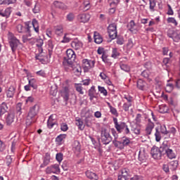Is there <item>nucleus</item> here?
I'll list each match as a JSON object with an SVG mask.
<instances>
[{
  "label": "nucleus",
  "instance_id": "nucleus-1",
  "mask_svg": "<svg viewBox=\"0 0 180 180\" xmlns=\"http://www.w3.org/2000/svg\"><path fill=\"white\" fill-rule=\"evenodd\" d=\"M164 150H165V148H164V142L160 148L155 146L152 147L150 154L153 158H154V160H161V158L164 155Z\"/></svg>",
  "mask_w": 180,
  "mask_h": 180
},
{
  "label": "nucleus",
  "instance_id": "nucleus-2",
  "mask_svg": "<svg viewBox=\"0 0 180 180\" xmlns=\"http://www.w3.org/2000/svg\"><path fill=\"white\" fill-rule=\"evenodd\" d=\"M8 43L9 46L12 50V53H15L16 50H18V47L19 44H20V41L13 35V34L9 32L8 33Z\"/></svg>",
  "mask_w": 180,
  "mask_h": 180
},
{
  "label": "nucleus",
  "instance_id": "nucleus-3",
  "mask_svg": "<svg viewBox=\"0 0 180 180\" xmlns=\"http://www.w3.org/2000/svg\"><path fill=\"white\" fill-rule=\"evenodd\" d=\"M101 139L102 143L105 145L109 144V143L113 140V138L110 136V131L106 128L101 129Z\"/></svg>",
  "mask_w": 180,
  "mask_h": 180
},
{
  "label": "nucleus",
  "instance_id": "nucleus-4",
  "mask_svg": "<svg viewBox=\"0 0 180 180\" xmlns=\"http://www.w3.org/2000/svg\"><path fill=\"white\" fill-rule=\"evenodd\" d=\"M108 33L110 39L112 40L116 39V37H117V24L115 22L110 24L108 27Z\"/></svg>",
  "mask_w": 180,
  "mask_h": 180
},
{
  "label": "nucleus",
  "instance_id": "nucleus-5",
  "mask_svg": "<svg viewBox=\"0 0 180 180\" xmlns=\"http://www.w3.org/2000/svg\"><path fill=\"white\" fill-rule=\"evenodd\" d=\"M163 155H167V157L169 158L170 160H172V158H175V153H174V150L171 148H169V145H168V141H165L163 142Z\"/></svg>",
  "mask_w": 180,
  "mask_h": 180
},
{
  "label": "nucleus",
  "instance_id": "nucleus-6",
  "mask_svg": "<svg viewBox=\"0 0 180 180\" xmlns=\"http://www.w3.org/2000/svg\"><path fill=\"white\" fill-rule=\"evenodd\" d=\"M27 34H23L22 37L23 43H30V44H34L36 43V39L32 37V34H30V29L27 27Z\"/></svg>",
  "mask_w": 180,
  "mask_h": 180
},
{
  "label": "nucleus",
  "instance_id": "nucleus-7",
  "mask_svg": "<svg viewBox=\"0 0 180 180\" xmlns=\"http://www.w3.org/2000/svg\"><path fill=\"white\" fill-rule=\"evenodd\" d=\"M83 67L84 68V71H89L91 68H94L95 67V60L84 59L82 60Z\"/></svg>",
  "mask_w": 180,
  "mask_h": 180
},
{
  "label": "nucleus",
  "instance_id": "nucleus-8",
  "mask_svg": "<svg viewBox=\"0 0 180 180\" xmlns=\"http://www.w3.org/2000/svg\"><path fill=\"white\" fill-rule=\"evenodd\" d=\"M113 122H114L115 127L117 131H118V133L123 132V131L124 130V127L127 124L126 122H118L117 118H115V117L113 118Z\"/></svg>",
  "mask_w": 180,
  "mask_h": 180
},
{
  "label": "nucleus",
  "instance_id": "nucleus-9",
  "mask_svg": "<svg viewBox=\"0 0 180 180\" xmlns=\"http://www.w3.org/2000/svg\"><path fill=\"white\" fill-rule=\"evenodd\" d=\"M75 64L74 60L63 59V65L65 71H72Z\"/></svg>",
  "mask_w": 180,
  "mask_h": 180
},
{
  "label": "nucleus",
  "instance_id": "nucleus-10",
  "mask_svg": "<svg viewBox=\"0 0 180 180\" xmlns=\"http://www.w3.org/2000/svg\"><path fill=\"white\" fill-rule=\"evenodd\" d=\"M112 134L115 137L114 140L112 141V144H114L115 147L119 148L120 150H123L124 146L122 141H117V134H116V131L112 130Z\"/></svg>",
  "mask_w": 180,
  "mask_h": 180
},
{
  "label": "nucleus",
  "instance_id": "nucleus-11",
  "mask_svg": "<svg viewBox=\"0 0 180 180\" xmlns=\"http://www.w3.org/2000/svg\"><path fill=\"white\" fill-rule=\"evenodd\" d=\"M36 120H37V117H35V115H33V114H31L28 112L25 120L26 126H31L32 124H33V123H35Z\"/></svg>",
  "mask_w": 180,
  "mask_h": 180
},
{
  "label": "nucleus",
  "instance_id": "nucleus-12",
  "mask_svg": "<svg viewBox=\"0 0 180 180\" xmlns=\"http://www.w3.org/2000/svg\"><path fill=\"white\" fill-rule=\"evenodd\" d=\"M77 55H75V52L72 49H68L66 51V56L63 58V60H69L70 61H75V58Z\"/></svg>",
  "mask_w": 180,
  "mask_h": 180
},
{
  "label": "nucleus",
  "instance_id": "nucleus-13",
  "mask_svg": "<svg viewBox=\"0 0 180 180\" xmlns=\"http://www.w3.org/2000/svg\"><path fill=\"white\" fill-rule=\"evenodd\" d=\"M46 174H56V172H60V167L58 165H53L48 167L45 170Z\"/></svg>",
  "mask_w": 180,
  "mask_h": 180
},
{
  "label": "nucleus",
  "instance_id": "nucleus-14",
  "mask_svg": "<svg viewBox=\"0 0 180 180\" xmlns=\"http://www.w3.org/2000/svg\"><path fill=\"white\" fill-rule=\"evenodd\" d=\"M61 96L63 98L65 105L68 104V99H70V89L68 87H64L63 91H61Z\"/></svg>",
  "mask_w": 180,
  "mask_h": 180
},
{
  "label": "nucleus",
  "instance_id": "nucleus-15",
  "mask_svg": "<svg viewBox=\"0 0 180 180\" xmlns=\"http://www.w3.org/2000/svg\"><path fill=\"white\" fill-rule=\"evenodd\" d=\"M168 37L172 39L174 41H176V43H179V41H180V32L172 31V34L168 33Z\"/></svg>",
  "mask_w": 180,
  "mask_h": 180
},
{
  "label": "nucleus",
  "instance_id": "nucleus-16",
  "mask_svg": "<svg viewBox=\"0 0 180 180\" xmlns=\"http://www.w3.org/2000/svg\"><path fill=\"white\" fill-rule=\"evenodd\" d=\"M15 92H16V87H15L13 86H11L6 91L7 98H13V96H15Z\"/></svg>",
  "mask_w": 180,
  "mask_h": 180
},
{
  "label": "nucleus",
  "instance_id": "nucleus-17",
  "mask_svg": "<svg viewBox=\"0 0 180 180\" xmlns=\"http://www.w3.org/2000/svg\"><path fill=\"white\" fill-rule=\"evenodd\" d=\"M148 158V155H147L146 150H144V149L141 150L139 153V160L141 161V162H146Z\"/></svg>",
  "mask_w": 180,
  "mask_h": 180
},
{
  "label": "nucleus",
  "instance_id": "nucleus-18",
  "mask_svg": "<svg viewBox=\"0 0 180 180\" xmlns=\"http://www.w3.org/2000/svg\"><path fill=\"white\" fill-rule=\"evenodd\" d=\"M127 27L131 33H137L139 30L137 29V26L136 25V22L134 20H131L129 23L127 25Z\"/></svg>",
  "mask_w": 180,
  "mask_h": 180
},
{
  "label": "nucleus",
  "instance_id": "nucleus-19",
  "mask_svg": "<svg viewBox=\"0 0 180 180\" xmlns=\"http://www.w3.org/2000/svg\"><path fill=\"white\" fill-rule=\"evenodd\" d=\"M154 124L153 122H151L150 120H148V123L146 125V128L145 129L146 134L148 136H150L151 134V132L153 131V129H154Z\"/></svg>",
  "mask_w": 180,
  "mask_h": 180
},
{
  "label": "nucleus",
  "instance_id": "nucleus-20",
  "mask_svg": "<svg viewBox=\"0 0 180 180\" xmlns=\"http://www.w3.org/2000/svg\"><path fill=\"white\" fill-rule=\"evenodd\" d=\"M86 176L87 178H89V179H91V180L99 179V176H98V174H96V173L92 172L89 170L86 172Z\"/></svg>",
  "mask_w": 180,
  "mask_h": 180
},
{
  "label": "nucleus",
  "instance_id": "nucleus-21",
  "mask_svg": "<svg viewBox=\"0 0 180 180\" xmlns=\"http://www.w3.org/2000/svg\"><path fill=\"white\" fill-rule=\"evenodd\" d=\"M73 151L75 153V154H79V153L81 152V143H79V141H74Z\"/></svg>",
  "mask_w": 180,
  "mask_h": 180
},
{
  "label": "nucleus",
  "instance_id": "nucleus-22",
  "mask_svg": "<svg viewBox=\"0 0 180 180\" xmlns=\"http://www.w3.org/2000/svg\"><path fill=\"white\" fill-rule=\"evenodd\" d=\"M39 105L36 104L30 108V110L28 112L31 113V115H33L34 116L37 117V114L39 113Z\"/></svg>",
  "mask_w": 180,
  "mask_h": 180
},
{
  "label": "nucleus",
  "instance_id": "nucleus-23",
  "mask_svg": "<svg viewBox=\"0 0 180 180\" xmlns=\"http://www.w3.org/2000/svg\"><path fill=\"white\" fill-rule=\"evenodd\" d=\"M94 41L96 43V44H101L102 41H103V38L102 37L101 35H100L99 32H94Z\"/></svg>",
  "mask_w": 180,
  "mask_h": 180
},
{
  "label": "nucleus",
  "instance_id": "nucleus-24",
  "mask_svg": "<svg viewBox=\"0 0 180 180\" xmlns=\"http://www.w3.org/2000/svg\"><path fill=\"white\" fill-rule=\"evenodd\" d=\"M169 169L172 171V172H174V171H176V169L178 168V160H173L168 163Z\"/></svg>",
  "mask_w": 180,
  "mask_h": 180
},
{
  "label": "nucleus",
  "instance_id": "nucleus-25",
  "mask_svg": "<svg viewBox=\"0 0 180 180\" xmlns=\"http://www.w3.org/2000/svg\"><path fill=\"white\" fill-rule=\"evenodd\" d=\"M89 14H80L78 15V19L79 22H82V23H86L88 20H89Z\"/></svg>",
  "mask_w": 180,
  "mask_h": 180
},
{
  "label": "nucleus",
  "instance_id": "nucleus-26",
  "mask_svg": "<svg viewBox=\"0 0 180 180\" xmlns=\"http://www.w3.org/2000/svg\"><path fill=\"white\" fill-rule=\"evenodd\" d=\"M6 122L7 124L11 125V124L15 122V113L10 112L8 113Z\"/></svg>",
  "mask_w": 180,
  "mask_h": 180
},
{
  "label": "nucleus",
  "instance_id": "nucleus-27",
  "mask_svg": "<svg viewBox=\"0 0 180 180\" xmlns=\"http://www.w3.org/2000/svg\"><path fill=\"white\" fill-rule=\"evenodd\" d=\"M8 112V105L6 103L3 102L0 105V116H2V115H5Z\"/></svg>",
  "mask_w": 180,
  "mask_h": 180
},
{
  "label": "nucleus",
  "instance_id": "nucleus-28",
  "mask_svg": "<svg viewBox=\"0 0 180 180\" xmlns=\"http://www.w3.org/2000/svg\"><path fill=\"white\" fill-rule=\"evenodd\" d=\"M71 46L75 50H79L82 47V43L79 41H73L71 43Z\"/></svg>",
  "mask_w": 180,
  "mask_h": 180
},
{
  "label": "nucleus",
  "instance_id": "nucleus-29",
  "mask_svg": "<svg viewBox=\"0 0 180 180\" xmlns=\"http://www.w3.org/2000/svg\"><path fill=\"white\" fill-rule=\"evenodd\" d=\"M46 157L44 159V162L40 165V168H44V167H47V165L50 164V155H49V153H46Z\"/></svg>",
  "mask_w": 180,
  "mask_h": 180
},
{
  "label": "nucleus",
  "instance_id": "nucleus-30",
  "mask_svg": "<svg viewBox=\"0 0 180 180\" xmlns=\"http://www.w3.org/2000/svg\"><path fill=\"white\" fill-rule=\"evenodd\" d=\"M72 71H73V72L75 74H81L82 69L79 65L75 63V65H73V68H72Z\"/></svg>",
  "mask_w": 180,
  "mask_h": 180
},
{
  "label": "nucleus",
  "instance_id": "nucleus-31",
  "mask_svg": "<svg viewBox=\"0 0 180 180\" xmlns=\"http://www.w3.org/2000/svg\"><path fill=\"white\" fill-rule=\"evenodd\" d=\"M96 90H95V86H92L91 89L89 90V96L90 98V101H94V98H95V93Z\"/></svg>",
  "mask_w": 180,
  "mask_h": 180
},
{
  "label": "nucleus",
  "instance_id": "nucleus-32",
  "mask_svg": "<svg viewBox=\"0 0 180 180\" xmlns=\"http://www.w3.org/2000/svg\"><path fill=\"white\" fill-rule=\"evenodd\" d=\"M16 113L18 116V119L22 120V103H18L16 105Z\"/></svg>",
  "mask_w": 180,
  "mask_h": 180
},
{
  "label": "nucleus",
  "instance_id": "nucleus-33",
  "mask_svg": "<svg viewBox=\"0 0 180 180\" xmlns=\"http://www.w3.org/2000/svg\"><path fill=\"white\" fill-rule=\"evenodd\" d=\"M76 126L78 127V129L79 130H84V129H85V125H84V122H82V120L79 118L76 120Z\"/></svg>",
  "mask_w": 180,
  "mask_h": 180
},
{
  "label": "nucleus",
  "instance_id": "nucleus-34",
  "mask_svg": "<svg viewBox=\"0 0 180 180\" xmlns=\"http://www.w3.org/2000/svg\"><path fill=\"white\" fill-rule=\"evenodd\" d=\"M144 86H146V82H144L141 79H139L137 82V87L139 88V89L143 91V89H144Z\"/></svg>",
  "mask_w": 180,
  "mask_h": 180
},
{
  "label": "nucleus",
  "instance_id": "nucleus-35",
  "mask_svg": "<svg viewBox=\"0 0 180 180\" xmlns=\"http://www.w3.org/2000/svg\"><path fill=\"white\" fill-rule=\"evenodd\" d=\"M116 39V43L117 44H119L120 46H122V44H124V38L122 36L117 35L115 37Z\"/></svg>",
  "mask_w": 180,
  "mask_h": 180
},
{
  "label": "nucleus",
  "instance_id": "nucleus-36",
  "mask_svg": "<svg viewBox=\"0 0 180 180\" xmlns=\"http://www.w3.org/2000/svg\"><path fill=\"white\" fill-rule=\"evenodd\" d=\"M11 8H7L5 10V13H2V10H0V16H2L3 18H8V16H9V15H11Z\"/></svg>",
  "mask_w": 180,
  "mask_h": 180
},
{
  "label": "nucleus",
  "instance_id": "nucleus-37",
  "mask_svg": "<svg viewBox=\"0 0 180 180\" xmlns=\"http://www.w3.org/2000/svg\"><path fill=\"white\" fill-rule=\"evenodd\" d=\"M53 5L58 9H65V5L64 3L60 1H54Z\"/></svg>",
  "mask_w": 180,
  "mask_h": 180
},
{
  "label": "nucleus",
  "instance_id": "nucleus-38",
  "mask_svg": "<svg viewBox=\"0 0 180 180\" xmlns=\"http://www.w3.org/2000/svg\"><path fill=\"white\" fill-rule=\"evenodd\" d=\"M129 174H130V170H129V169L124 168L121 170V172L120 174L127 179V176H129Z\"/></svg>",
  "mask_w": 180,
  "mask_h": 180
},
{
  "label": "nucleus",
  "instance_id": "nucleus-39",
  "mask_svg": "<svg viewBox=\"0 0 180 180\" xmlns=\"http://www.w3.org/2000/svg\"><path fill=\"white\" fill-rule=\"evenodd\" d=\"M83 6L84 11H89V9H91V3L89 2V0H84Z\"/></svg>",
  "mask_w": 180,
  "mask_h": 180
},
{
  "label": "nucleus",
  "instance_id": "nucleus-40",
  "mask_svg": "<svg viewBox=\"0 0 180 180\" xmlns=\"http://www.w3.org/2000/svg\"><path fill=\"white\" fill-rule=\"evenodd\" d=\"M63 27L61 26L55 27V33L58 36H61L63 34Z\"/></svg>",
  "mask_w": 180,
  "mask_h": 180
},
{
  "label": "nucleus",
  "instance_id": "nucleus-41",
  "mask_svg": "<svg viewBox=\"0 0 180 180\" xmlns=\"http://www.w3.org/2000/svg\"><path fill=\"white\" fill-rule=\"evenodd\" d=\"M32 26L36 32V33H39V22L36 19L32 20Z\"/></svg>",
  "mask_w": 180,
  "mask_h": 180
},
{
  "label": "nucleus",
  "instance_id": "nucleus-42",
  "mask_svg": "<svg viewBox=\"0 0 180 180\" xmlns=\"http://www.w3.org/2000/svg\"><path fill=\"white\" fill-rule=\"evenodd\" d=\"M155 136L156 141H158V142L161 141V133L158 130V127L155 128Z\"/></svg>",
  "mask_w": 180,
  "mask_h": 180
},
{
  "label": "nucleus",
  "instance_id": "nucleus-43",
  "mask_svg": "<svg viewBox=\"0 0 180 180\" xmlns=\"http://www.w3.org/2000/svg\"><path fill=\"white\" fill-rule=\"evenodd\" d=\"M121 141L124 148L130 144V139L127 137H124Z\"/></svg>",
  "mask_w": 180,
  "mask_h": 180
},
{
  "label": "nucleus",
  "instance_id": "nucleus-44",
  "mask_svg": "<svg viewBox=\"0 0 180 180\" xmlns=\"http://www.w3.org/2000/svg\"><path fill=\"white\" fill-rule=\"evenodd\" d=\"M119 56H120V53L117 51V49L116 48L112 49L111 57H112V58H117Z\"/></svg>",
  "mask_w": 180,
  "mask_h": 180
},
{
  "label": "nucleus",
  "instance_id": "nucleus-45",
  "mask_svg": "<svg viewBox=\"0 0 180 180\" xmlns=\"http://www.w3.org/2000/svg\"><path fill=\"white\" fill-rule=\"evenodd\" d=\"M76 91L80 94V95H84V91H82V84H75Z\"/></svg>",
  "mask_w": 180,
  "mask_h": 180
},
{
  "label": "nucleus",
  "instance_id": "nucleus-46",
  "mask_svg": "<svg viewBox=\"0 0 180 180\" xmlns=\"http://www.w3.org/2000/svg\"><path fill=\"white\" fill-rule=\"evenodd\" d=\"M56 124L53 119L51 118V116L49 118L48 122H47V126L49 129H53V127Z\"/></svg>",
  "mask_w": 180,
  "mask_h": 180
},
{
  "label": "nucleus",
  "instance_id": "nucleus-47",
  "mask_svg": "<svg viewBox=\"0 0 180 180\" xmlns=\"http://www.w3.org/2000/svg\"><path fill=\"white\" fill-rule=\"evenodd\" d=\"M33 13H39L40 12V4L36 3L34 8H32Z\"/></svg>",
  "mask_w": 180,
  "mask_h": 180
},
{
  "label": "nucleus",
  "instance_id": "nucleus-48",
  "mask_svg": "<svg viewBox=\"0 0 180 180\" xmlns=\"http://www.w3.org/2000/svg\"><path fill=\"white\" fill-rule=\"evenodd\" d=\"M70 34H65L64 37H63V40L61 41L62 43H69V41H71V40L72 39L70 37Z\"/></svg>",
  "mask_w": 180,
  "mask_h": 180
},
{
  "label": "nucleus",
  "instance_id": "nucleus-49",
  "mask_svg": "<svg viewBox=\"0 0 180 180\" xmlns=\"http://www.w3.org/2000/svg\"><path fill=\"white\" fill-rule=\"evenodd\" d=\"M92 119L90 117H86L84 120V122L86 126H87V127H91V126L92 125Z\"/></svg>",
  "mask_w": 180,
  "mask_h": 180
},
{
  "label": "nucleus",
  "instance_id": "nucleus-50",
  "mask_svg": "<svg viewBox=\"0 0 180 180\" xmlns=\"http://www.w3.org/2000/svg\"><path fill=\"white\" fill-rule=\"evenodd\" d=\"M65 137H67L66 134H60L56 137V141L57 143H61V141H63V140L65 139Z\"/></svg>",
  "mask_w": 180,
  "mask_h": 180
},
{
  "label": "nucleus",
  "instance_id": "nucleus-51",
  "mask_svg": "<svg viewBox=\"0 0 180 180\" xmlns=\"http://www.w3.org/2000/svg\"><path fill=\"white\" fill-rule=\"evenodd\" d=\"M98 91L99 92H101V94H103V95H104V96H108V91L105 89V87L98 86Z\"/></svg>",
  "mask_w": 180,
  "mask_h": 180
},
{
  "label": "nucleus",
  "instance_id": "nucleus-52",
  "mask_svg": "<svg viewBox=\"0 0 180 180\" xmlns=\"http://www.w3.org/2000/svg\"><path fill=\"white\" fill-rule=\"evenodd\" d=\"M131 131H134L135 134H140V127H137L136 124H134L131 128Z\"/></svg>",
  "mask_w": 180,
  "mask_h": 180
},
{
  "label": "nucleus",
  "instance_id": "nucleus-53",
  "mask_svg": "<svg viewBox=\"0 0 180 180\" xmlns=\"http://www.w3.org/2000/svg\"><path fill=\"white\" fill-rule=\"evenodd\" d=\"M131 106V103H124L122 106V109H124V112H129V108Z\"/></svg>",
  "mask_w": 180,
  "mask_h": 180
},
{
  "label": "nucleus",
  "instance_id": "nucleus-54",
  "mask_svg": "<svg viewBox=\"0 0 180 180\" xmlns=\"http://www.w3.org/2000/svg\"><path fill=\"white\" fill-rule=\"evenodd\" d=\"M120 68L123 71H125V72H129V71H130V67H129V65H127L126 64L121 65Z\"/></svg>",
  "mask_w": 180,
  "mask_h": 180
},
{
  "label": "nucleus",
  "instance_id": "nucleus-55",
  "mask_svg": "<svg viewBox=\"0 0 180 180\" xmlns=\"http://www.w3.org/2000/svg\"><path fill=\"white\" fill-rule=\"evenodd\" d=\"M174 90V84H167L166 85V91L169 93L172 92V91Z\"/></svg>",
  "mask_w": 180,
  "mask_h": 180
},
{
  "label": "nucleus",
  "instance_id": "nucleus-56",
  "mask_svg": "<svg viewBox=\"0 0 180 180\" xmlns=\"http://www.w3.org/2000/svg\"><path fill=\"white\" fill-rule=\"evenodd\" d=\"M150 2V9L154 12V8H155V0H149Z\"/></svg>",
  "mask_w": 180,
  "mask_h": 180
},
{
  "label": "nucleus",
  "instance_id": "nucleus-57",
  "mask_svg": "<svg viewBox=\"0 0 180 180\" xmlns=\"http://www.w3.org/2000/svg\"><path fill=\"white\" fill-rule=\"evenodd\" d=\"M162 169L166 172V174H169L171 172V169H169V165H163Z\"/></svg>",
  "mask_w": 180,
  "mask_h": 180
},
{
  "label": "nucleus",
  "instance_id": "nucleus-58",
  "mask_svg": "<svg viewBox=\"0 0 180 180\" xmlns=\"http://www.w3.org/2000/svg\"><path fill=\"white\" fill-rule=\"evenodd\" d=\"M133 46H134V43L133 42V40L131 39H129L128 40V43L127 44V47L128 50L133 49Z\"/></svg>",
  "mask_w": 180,
  "mask_h": 180
},
{
  "label": "nucleus",
  "instance_id": "nucleus-59",
  "mask_svg": "<svg viewBox=\"0 0 180 180\" xmlns=\"http://www.w3.org/2000/svg\"><path fill=\"white\" fill-rule=\"evenodd\" d=\"M60 130H62V131H67V130H68V125L67 123H62L60 124Z\"/></svg>",
  "mask_w": 180,
  "mask_h": 180
},
{
  "label": "nucleus",
  "instance_id": "nucleus-60",
  "mask_svg": "<svg viewBox=\"0 0 180 180\" xmlns=\"http://www.w3.org/2000/svg\"><path fill=\"white\" fill-rule=\"evenodd\" d=\"M141 76L143 77V78H148V77H150V70H143L141 72Z\"/></svg>",
  "mask_w": 180,
  "mask_h": 180
},
{
  "label": "nucleus",
  "instance_id": "nucleus-61",
  "mask_svg": "<svg viewBox=\"0 0 180 180\" xmlns=\"http://www.w3.org/2000/svg\"><path fill=\"white\" fill-rule=\"evenodd\" d=\"M143 65L148 71H150V70H151V68H153V65L151 64V62H146L144 63Z\"/></svg>",
  "mask_w": 180,
  "mask_h": 180
},
{
  "label": "nucleus",
  "instance_id": "nucleus-62",
  "mask_svg": "<svg viewBox=\"0 0 180 180\" xmlns=\"http://www.w3.org/2000/svg\"><path fill=\"white\" fill-rule=\"evenodd\" d=\"M56 158V160L58 161V162H61V161H63V153H57Z\"/></svg>",
  "mask_w": 180,
  "mask_h": 180
},
{
  "label": "nucleus",
  "instance_id": "nucleus-63",
  "mask_svg": "<svg viewBox=\"0 0 180 180\" xmlns=\"http://www.w3.org/2000/svg\"><path fill=\"white\" fill-rule=\"evenodd\" d=\"M110 110L112 115H114V116H117L118 113H117V110H116V108H115L112 105H110Z\"/></svg>",
  "mask_w": 180,
  "mask_h": 180
},
{
  "label": "nucleus",
  "instance_id": "nucleus-64",
  "mask_svg": "<svg viewBox=\"0 0 180 180\" xmlns=\"http://www.w3.org/2000/svg\"><path fill=\"white\" fill-rule=\"evenodd\" d=\"M131 180H143V176L135 175L132 178H131Z\"/></svg>",
  "mask_w": 180,
  "mask_h": 180
}]
</instances>
